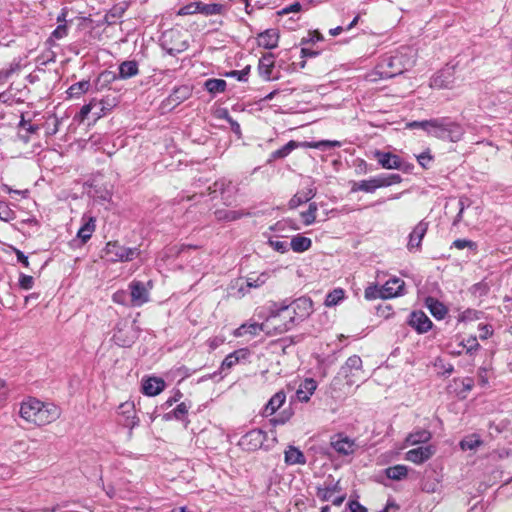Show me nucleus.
<instances>
[{
	"label": "nucleus",
	"mask_w": 512,
	"mask_h": 512,
	"mask_svg": "<svg viewBox=\"0 0 512 512\" xmlns=\"http://www.w3.org/2000/svg\"><path fill=\"white\" fill-rule=\"evenodd\" d=\"M269 306L275 316V320H277V316L279 315L288 312L293 313V316H289V320L277 326V333L279 334L291 330L295 325L304 321L313 311L312 300L305 296L292 301L284 299L279 302H271Z\"/></svg>",
	"instance_id": "nucleus-1"
},
{
	"label": "nucleus",
	"mask_w": 512,
	"mask_h": 512,
	"mask_svg": "<svg viewBox=\"0 0 512 512\" xmlns=\"http://www.w3.org/2000/svg\"><path fill=\"white\" fill-rule=\"evenodd\" d=\"M410 129H422L429 135L442 140L458 142L464 135V128L449 117H439L429 120L412 121L407 123Z\"/></svg>",
	"instance_id": "nucleus-2"
},
{
	"label": "nucleus",
	"mask_w": 512,
	"mask_h": 512,
	"mask_svg": "<svg viewBox=\"0 0 512 512\" xmlns=\"http://www.w3.org/2000/svg\"><path fill=\"white\" fill-rule=\"evenodd\" d=\"M19 414L26 422L42 426L57 420L60 417L61 410L53 403L42 402L29 397L22 401Z\"/></svg>",
	"instance_id": "nucleus-3"
},
{
	"label": "nucleus",
	"mask_w": 512,
	"mask_h": 512,
	"mask_svg": "<svg viewBox=\"0 0 512 512\" xmlns=\"http://www.w3.org/2000/svg\"><path fill=\"white\" fill-rule=\"evenodd\" d=\"M415 64L410 49H403L394 54L383 55L375 67V74L381 79H388L402 74Z\"/></svg>",
	"instance_id": "nucleus-4"
},
{
	"label": "nucleus",
	"mask_w": 512,
	"mask_h": 512,
	"mask_svg": "<svg viewBox=\"0 0 512 512\" xmlns=\"http://www.w3.org/2000/svg\"><path fill=\"white\" fill-rule=\"evenodd\" d=\"M277 324L275 320V316L272 313L270 306H267V315L262 323H250L243 324L235 330L234 335L236 337H243L247 334L249 335H258L260 332H265L267 334L271 333V330H274L275 334L277 333Z\"/></svg>",
	"instance_id": "nucleus-5"
},
{
	"label": "nucleus",
	"mask_w": 512,
	"mask_h": 512,
	"mask_svg": "<svg viewBox=\"0 0 512 512\" xmlns=\"http://www.w3.org/2000/svg\"><path fill=\"white\" fill-rule=\"evenodd\" d=\"M105 254L112 262H129L140 255L138 247H125L118 241H110L105 246Z\"/></svg>",
	"instance_id": "nucleus-6"
},
{
	"label": "nucleus",
	"mask_w": 512,
	"mask_h": 512,
	"mask_svg": "<svg viewBox=\"0 0 512 512\" xmlns=\"http://www.w3.org/2000/svg\"><path fill=\"white\" fill-rule=\"evenodd\" d=\"M208 189L209 194H219L223 203L227 206L232 205L236 201L238 188L231 180L219 179L212 186H209Z\"/></svg>",
	"instance_id": "nucleus-7"
},
{
	"label": "nucleus",
	"mask_w": 512,
	"mask_h": 512,
	"mask_svg": "<svg viewBox=\"0 0 512 512\" xmlns=\"http://www.w3.org/2000/svg\"><path fill=\"white\" fill-rule=\"evenodd\" d=\"M136 338L137 333L132 325L127 322L117 324L113 334L115 344L120 347H130Z\"/></svg>",
	"instance_id": "nucleus-8"
},
{
	"label": "nucleus",
	"mask_w": 512,
	"mask_h": 512,
	"mask_svg": "<svg viewBox=\"0 0 512 512\" xmlns=\"http://www.w3.org/2000/svg\"><path fill=\"white\" fill-rule=\"evenodd\" d=\"M266 433L261 429H253L241 437L239 445L247 451H255L262 447Z\"/></svg>",
	"instance_id": "nucleus-9"
},
{
	"label": "nucleus",
	"mask_w": 512,
	"mask_h": 512,
	"mask_svg": "<svg viewBox=\"0 0 512 512\" xmlns=\"http://www.w3.org/2000/svg\"><path fill=\"white\" fill-rule=\"evenodd\" d=\"M454 83V68L445 67L430 79V87L434 89H449Z\"/></svg>",
	"instance_id": "nucleus-10"
},
{
	"label": "nucleus",
	"mask_w": 512,
	"mask_h": 512,
	"mask_svg": "<svg viewBox=\"0 0 512 512\" xmlns=\"http://www.w3.org/2000/svg\"><path fill=\"white\" fill-rule=\"evenodd\" d=\"M118 413L121 416L120 423L127 428L133 429L139 423V418L136 416L135 405L133 402L121 403L118 407Z\"/></svg>",
	"instance_id": "nucleus-11"
},
{
	"label": "nucleus",
	"mask_w": 512,
	"mask_h": 512,
	"mask_svg": "<svg viewBox=\"0 0 512 512\" xmlns=\"http://www.w3.org/2000/svg\"><path fill=\"white\" fill-rule=\"evenodd\" d=\"M129 289L132 306L138 307L148 302L149 289L143 282L134 280L129 284Z\"/></svg>",
	"instance_id": "nucleus-12"
},
{
	"label": "nucleus",
	"mask_w": 512,
	"mask_h": 512,
	"mask_svg": "<svg viewBox=\"0 0 512 512\" xmlns=\"http://www.w3.org/2000/svg\"><path fill=\"white\" fill-rule=\"evenodd\" d=\"M435 451L433 445L419 446L407 451L405 459L415 464H422L429 460L435 454Z\"/></svg>",
	"instance_id": "nucleus-13"
},
{
	"label": "nucleus",
	"mask_w": 512,
	"mask_h": 512,
	"mask_svg": "<svg viewBox=\"0 0 512 512\" xmlns=\"http://www.w3.org/2000/svg\"><path fill=\"white\" fill-rule=\"evenodd\" d=\"M428 230V223L421 220L409 234L407 249L410 252L417 251L421 248L422 240Z\"/></svg>",
	"instance_id": "nucleus-14"
},
{
	"label": "nucleus",
	"mask_w": 512,
	"mask_h": 512,
	"mask_svg": "<svg viewBox=\"0 0 512 512\" xmlns=\"http://www.w3.org/2000/svg\"><path fill=\"white\" fill-rule=\"evenodd\" d=\"M408 324L420 334L428 332L432 327V321L420 310L410 314Z\"/></svg>",
	"instance_id": "nucleus-15"
},
{
	"label": "nucleus",
	"mask_w": 512,
	"mask_h": 512,
	"mask_svg": "<svg viewBox=\"0 0 512 512\" xmlns=\"http://www.w3.org/2000/svg\"><path fill=\"white\" fill-rule=\"evenodd\" d=\"M374 157L378 161L379 165L388 170L401 168V158L391 152H383L375 150Z\"/></svg>",
	"instance_id": "nucleus-16"
},
{
	"label": "nucleus",
	"mask_w": 512,
	"mask_h": 512,
	"mask_svg": "<svg viewBox=\"0 0 512 512\" xmlns=\"http://www.w3.org/2000/svg\"><path fill=\"white\" fill-rule=\"evenodd\" d=\"M193 87L190 85H180L173 89L172 93L167 97L166 104L170 106H177L191 97Z\"/></svg>",
	"instance_id": "nucleus-17"
},
{
	"label": "nucleus",
	"mask_w": 512,
	"mask_h": 512,
	"mask_svg": "<svg viewBox=\"0 0 512 512\" xmlns=\"http://www.w3.org/2000/svg\"><path fill=\"white\" fill-rule=\"evenodd\" d=\"M404 285V281L397 277L387 280L382 286V299H388L402 295Z\"/></svg>",
	"instance_id": "nucleus-18"
},
{
	"label": "nucleus",
	"mask_w": 512,
	"mask_h": 512,
	"mask_svg": "<svg viewBox=\"0 0 512 512\" xmlns=\"http://www.w3.org/2000/svg\"><path fill=\"white\" fill-rule=\"evenodd\" d=\"M275 66V56L273 53H265L260 59L258 63V72L259 75L264 80H271L272 72Z\"/></svg>",
	"instance_id": "nucleus-19"
},
{
	"label": "nucleus",
	"mask_w": 512,
	"mask_h": 512,
	"mask_svg": "<svg viewBox=\"0 0 512 512\" xmlns=\"http://www.w3.org/2000/svg\"><path fill=\"white\" fill-rule=\"evenodd\" d=\"M96 228V218L88 214L82 216V225L77 232V237L83 243H86L92 236Z\"/></svg>",
	"instance_id": "nucleus-20"
},
{
	"label": "nucleus",
	"mask_w": 512,
	"mask_h": 512,
	"mask_svg": "<svg viewBox=\"0 0 512 512\" xmlns=\"http://www.w3.org/2000/svg\"><path fill=\"white\" fill-rule=\"evenodd\" d=\"M118 75H113L112 79H129L139 74L138 62L135 60H126L120 63Z\"/></svg>",
	"instance_id": "nucleus-21"
},
{
	"label": "nucleus",
	"mask_w": 512,
	"mask_h": 512,
	"mask_svg": "<svg viewBox=\"0 0 512 512\" xmlns=\"http://www.w3.org/2000/svg\"><path fill=\"white\" fill-rule=\"evenodd\" d=\"M258 45L271 50L278 46L279 33L276 29H267L257 37Z\"/></svg>",
	"instance_id": "nucleus-22"
},
{
	"label": "nucleus",
	"mask_w": 512,
	"mask_h": 512,
	"mask_svg": "<svg viewBox=\"0 0 512 512\" xmlns=\"http://www.w3.org/2000/svg\"><path fill=\"white\" fill-rule=\"evenodd\" d=\"M165 388V382L159 377H149L143 381L142 391L147 396H156Z\"/></svg>",
	"instance_id": "nucleus-23"
},
{
	"label": "nucleus",
	"mask_w": 512,
	"mask_h": 512,
	"mask_svg": "<svg viewBox=\"0 0 512 512\" xmlns=\"http://www.w3.org/2000/svg\"><path fill=\"white\" fill-rule=\"evenodd\" d=\"M250 352L248 349H238L230 354H228L225 359L222 361L221 370L230 369L241 361L247 360Z\"/></svg>",
	"instance_id": "nucleus-24"
},
{
	"label": "nucleus",
	"mask_w": 512,
	"mask_h": 512,
	"mask_svg": "<svg viewBox=\"0 0 512 512\" xmlns=\"http://www.w3.org/2000/svg\"><path fill=\"white\" fill-rule=\"evenodd\" d=\"M317 383L312 378H306L302 381L296 391V396L301 402H308L311 395L315 392Z\"/></svg>",
	"instance_id": "nucleus-25"
},
{
	"label": "nucleus",
	"mask_w": 512,
	"mask_h": 512,
	"mask_svg": "<svg viewBox=\"0 0 512 512\" xmlns=\"http://www.w3.org/2000/svg\"><path fill=\"white\" fill-rule=\"evenodd\" d=\"M21 68V59L15 58L8 65L0 69V85L5 84L14 75H18Z\"/></svg>",
	"instance_id": "nucleus-26"
},
{
	"label": "nucleus",
	"mask_w": 512,
	"mask_h": 512,
	"mask_svg": "<svg viewBox=\"0 0 512 512\" xmlns=\"http://www.w3.org/2000/svg\"><path fill=\"white\" fill-rule=\"evenodd\" d=\"M425 306L429 309L432 316L437 320L444 319L448 312L447 307L442 302L433 297H427L425 299Z\"/></svg>",
	"instance_id": "nucleus-27"
},
{
	"label": "nucleus",
	"mask_w": 512,
	"mask_h": 512,
	"mask_svg": "<svg viewBox=\"0 0 512 512\" xmlns=\"http://www.w3.org/2000/svg\"><path fill=\"white\" fill-rule=\"evenodd\" d=\"M285 401H286L285 392L282 390L278 391L270 398L268 403L265 405L264 411H263L264 415L265 416L273 415L279 408H281L283 406Z\"/></svg>",
	"instance_id": "nucleus-28"
},
{
	"label": "nucleus",
	"mask_w": 512,
	"mask_h": 512,
	"mask_svg": "<svg viewBox=\"0 0 512 512\" xmlns=\"http://www.w3.org/2000/svg\"><path fill=\"white\" fill-rule=\"evenodd\" d=\"M298 147H303V142L300 143V142H297L294 140H290L284 146L273 151L270 154L268 163H271L272 161L277 160V159H283V158L287 157L293 150H295Z\"/></svg>",
	"instance_id": "nucleus-29"
},
{
	"label": "nucleus",
	"mask_w": 512,
	"mask_h": 512,
	"mask_svg": "<svg viewBox=\"0 0 512 512\" xmlns=\"http://www.w3.org/2000/svg\"><path fill=\"white\" fill-rule=\"evenodd\" d=\"M214 215L218 221L232 222L242 218L243 216H249L250 213L222 208L217 209L214 212Z\"/></svg>",
	"instance_id": "nucleus-30"
},
{
	"label": "nucleus",
	"mask_w": 512,
	"mask_h": 512,
	"mask_svg": "<svg viewBox=\"0 0 512 512\" xmlns=\"http://www.w3.org/2000/svg\"><path fill=\"white\" fill-rule=\"evenodd\" d=\"M332 447L339 454L350 455L353 454L356 448V444L353 440L348 437L339 438L331 442Z\"/></svg>",
	"instance_id": "nucleus-31"
},
{
	"label": "nucleus",
	"mask_w": 512,
	"mask_h": 512,
	"mask_svg": "<svg viewBox=\"0 0 512 512\" xmlns=\"http://www.w3.org/2000/svg\"><path fill=\"white\" fill-rule=\"evenodd\" d=\"M269 272H262L259 275H250L246 280V289L241 285L239 287V292L244 295L249 288H259L264 285L269 279Z\"/></svg>",
	"instance_id": "nucleus-32"
},
{
	"label": "nucleus",
	"mask_w": 512,
	"mask_h": 512,
	"mask_svg": "<svg viewBox=\"0 0 512 512\" xmlns=\"http://www.w3.org/2000/svg\"><path fill=\"white\" fill-rule=\"evenodd\" d=\"M362 369V359L358 355L350 356L345 364L341 367V374L345 378L354 376L353 371H360Z\"/></svg>",
	"instance_id": "nucleus-33"
},
{
	"label": "nucleus",
	"mask_w": 512,
	"mask_h": 512,
	"mask_svg": "<svg viewBox=\"0 0 512 512\" xmlns=\"http://www.w3.org/2000/svg\"><path fill=\"white\" fill-rule=\"evenodd\" d=\"M316 496L321 501H331L335 506H340L346 498L345 494L336 495L332 493L329 489H326L325 487H318Z\"/></svg>",
	"instance_id": "nucleus-34"
},
{
	"label": "nucleus",
	"mask_w": 512,
	"mask_h": 512,
	"mask_svg": "<svg viewBox=\"0 0 512 512\" xmlns=\"http://www.w3.org/2000/svg\"><path fill=\"white\" fill-rule=\"evenodd\" d=\"M312 246L310 238L305 237L301 234H297L292 237L289 247L296 253H303L309 250Z\"/></svg>",
	"instance_id": "nucleus-35"
},
{
	"label": "nucleus",
	"mask_w": 512,
	"mask_h": 512,
	"mask_svg": "<svg viewBox=\"0 0 512 512\" xmlns=\"http://www.w3.org/2000/svg\"><path fill=\"white\" fill-rule=\"evenodd\" d=\"M315 196V190L313 188H309L306 191L297 192L290 200H289V208L295 209L299 205L310 201Z\"/></svg>",
	"instance_id": "nucleus-36"
},
{
	"label": "nucleus",
	"mask_w": 512,
	"mask_h": 512,
	"mask_svg": "<svg viewBox=\"0 0 512 512\" xmlns=\"http://www.w3.org/2000/svg\"><path fill=\"white\" fill-rule=\"evenodd\" d=\"M285 463L288 465H303L306 463V458L298 448L289 446L285 451Z\"/></svg>",
	"instance_id": "nucleus-37"
},
{
	"label": "nucleus",
	"mask_w": 512,
	"mask_h": 512,
	"mask_svg": "<svg viewBox=\"0 0 512 512\" xmlns=\"http://www.w3.org/2000/svg\"><path fill=\"white\" fill-rule=\"evenodd\" d=\"M430 438H431L430 431H428L426 429H418L414 432H411L406 437V443L410 444V445H417L420 443L428 442L430 440Z\"/></svg>",
	"instance_id": "nucleus-38"
},
{
	"label": "nucleus",
	"mask_w": 512,
	"mask_h": 512,
	"mask_svg": "<svg viewBox=\"0 0 512 512\" xmlns=\"http://www.w3.org/2000/svg\"><path fill=\"white\" fill-rule=\"evenodd\" d=\"M94 108L99 109V111H96L94 113L96 118H100L103 114H105L102 101H97L96 99H93L88 104H85L81 107L80 113H79L80 118L85 119Z\"/></svg>",
	"instance_id": "nucleus-39"
},
{
	"label": "nucleus",
	"mask_w": 512,
	"mask_h": 512,
	"mask_svg": "<svg viewBox=\"0 0 512 512\" xmlns=\"http://www.w3.org/2000/svg\"><path fill=\"white\" fill-rule=\"evenodd\" d=\"M225 10H226V8L223 4H219V3L205 4L201 1H199L198 13L203 14L205 16L221 15L225 12Z\"/></svg>",
	"instance_id": "nucleus-40"
},
{
	"label": "nucleus",
	"mask_w": 512,
	"mask_h": 512,
	"mask_svg": "<svg viewBox=\"0 0 512 512\" xmlns=\"http://www.w3.org/2000/svg\"><path fill=\"white\" fill-rule=\"evenodd\" d=\"M226 87L227 83L223 79L210 78L204 83V88L212 95L223 93Z\"/></svg>",
	"instance_id": "nucleus-41"
},
{
	"label": "nucleus",
	"mask_w": 512,
	"mask_h": 512,
	"mask_svg": "<svg viewBox=\"0 0 512 512\" xmlns=\"http://www.w3.org/2000/svg\"><path fill=\"white\" fill-rule=\"evenodd\" d=\"M90 88L89 80H82L77 83L72 84L68 90L67 94L70 98H79L81 95L86 93Z\"/></svg>",
	"instance_id": "nucleus-42"
},
{
	"label": "nucleus",
	"mask_w": 512,
	"mask_h": 512,
	"mask_svg": "<svg viewBox=\"0 0 512 512\" xmlns=\"http://www.w3.org/2000/svg\"><path fill=\"white\" fill-rule=\"evenodd\" d=\"M341 143L336 140H321L317 142H303V147L327 150L334 147H340Z\"/></svg>",
	"instance_id": "nucleus-43"
},
{
	"label": "nucleus",
	"mask_w": 512,
	"mask_h": 512,
	"mask_svg": "<svg viewBox=\"0 0 512 512\" xmlns=\"http://www.w3.org/2000/svg\"><path fill=\"white\" fill-rule=\"evenodd\" d=\"M482 444L480 436L477 434H472L466 436L460 442V447L462 450H475Z\"/></svg>",
	"instance_id": "nucleus-44"
},
{
	"label": "nucleus",
	"mask_w": 512,
	"mask_h": 512,
	"mask_svg": "<svg viewBox=\"0 0 512 512\" xmlns=\"http://www.w3.org/2000/svg\"><path fill=\"white\" fill-rule=\"evenodd\" d=\"M408 469L404 465H396L386 469V476L392 480H401L407 476Z\"/></svg>",
	"instance_id": "nucleus-45"
},
{
	"label": "nucleus",
	"mask_w": 512,
	"mask_h": 512,
	"mask_svg": "<svg viewBox=\"0 0 512 512\" xmlns=\"http://www.w3.org/2000/svg\"><path fill=\"white\" fill-rule=\"evenodd\" d=\"M344 290L341 288L334 289L329 292L325 299V305L328 307H332L337 305L340 301L344 299Z\"/></svg>",
	"instance_id": "nucleus-46"
},
{
	"label": "nucleus",
	"mask_w": 512,
	"mask_h": 512,
	"mask_svg": "<svg viewBox=\"0 0 512 512\" xmlns=\"http://www.w3.org/2000/svg\"><path fill=\"white\" fill-rule=\"evenodd\" d=\"M317 209L316 203H310L308 210L301 213L305 225L308 226L315 222Z\"/></svg>",
	"instance_id": "nucleus-47"
},
{
	"label": "nucleus",
	"mask_w": 512,
	"mask_h": 512,
	"mask_svg": "<svg viewBox=\"0 0 512 512\" xmlns=\"http://www.w3.org/2000/svg\"><path fill=\"white\" fill-rule=\"evenodd\" d=\"M189 407L186 405V403L182 402L176 406V408L165 415V418L167 420L171 419V414H173L174 418L177 420H183L185 415L188 413Z\"/></svg>",
	"instance_id": "nucleus-48"
},
{
	"label": "nucleus",
	"mask_w": 512,
	"mask_h": 512,
	"mask_svg": "<svg viewBox=\"0 0 512 512\" xmlns=\"http://www.w3.org/2000/svg\"><path fill=\"white\" fill-rule=\"evenodd\" d=\"M451 247L457 248L459 250L468 248V249L472 250L474 253L477 252V248H478L476 242L467 240V239H456L455 241H453Z\"/></svg>",
	"instance_id": "nucleus-49"
},
{
	"label": "nucleus",
	"mask_w": 512,
	"mask_h": 512,
	"mask_svg": "<svg viewBox=\"0 0 512 512\" xmlns=\"http://www.w3.org/2000/svg\"><path fill=\"white\" fill-rule=\"evenodd\" d=\"M15 219V212L6 202H0V220L9 222Z\"/></svg>",
	"instance_id": "nucleus-50"
},
{
	"label": "nucleus",
	"mask_w": 512,
	"mask_h": 512,
	"mask_svg": "<svg viewBox=\"0 0 512 512\" xmlns=\"http://www.w3.org/2000/svg\"><path fill=\"white\" fill-rule=\"evenodd\" d=\"M250 69H251L250 65H247L242 70H232V71L227 72L225 75L227 77L236 78L238 81L246 82L248 80V75L250 73Z\"/></svg>",
	"instance_id": "nucleus-51"
},
{
	"label": "nucleus",
	"mask_w": 512,
	"mask_h": 512,
	"mask_svg": "<svg viewBox=\"0 0 512 512\" xmlns=\"http://www.w3.org/2000/svg\"><path fill=\"white\" fill-rule=\"evenodd\" d=\"M268 244L273 250L279 253L283 254L289 251V243L287 241L275 240L271 237L268 239Z\"/></svg>",
	"instance_id": "nucleus-52"
},
{
	"label": "nucleus",
	"mask_w": 512,
	"mask_h": 512,
	"mask_svg": "<svg viewBox=\"0 0 512 512\" xmlns=\"http://www.w3.org/2000/svg\"><path fill=\"white\" fill-rule=\"evenodd\" d=\"M416 158H417L419 165L423 169H429L431 166V163L433 161V156L431 155L429 150H426V151L422 152L421 154L417 155Z\"/></svg>",
	"instance_id": "nucleus-53"
},
{
	"label": "nucleus",
	"mask_w": 512,
	"mask_h": 512,
	"mask_svg": "<svg viewBox=\"0 0 512 512\" xmlns=\"http://www.w3.org/2000/svg\"><path fill=\"white\" fill-rule=\"evenodd\" d=\"M199 10V1L189 3L187 5H184L178 10V15L180 16H186V15H193L198 13Z\"/></svg>",
	"instance_id": "nucleus-54"
},
{
	"label": "nucleus",
	"mask_w": 512,
	"mask_h": 512,
	"mask_svg": "<svg viewBox=\"0 0 512 512\" xmlns=\"http://www.w3.org/2000/svg\"><path fill=\"white\" fill-rule=\"evenodd\" d=\"M365 298L368 300L382 298V286L378 288L377 286H369L365 289Z\"/></svg>",
	"instance_id": "nucleus-55"
},
{
	"label": "nucleus",
	"mask_w": 512,
	"mask_h": 512,
	"mask_svg": "<svg viewBox=\"0 0 512 512\" xmlns=\"http://www.w3.org/2000/svg\"><path fill=\"white\" fill-rule=\"evenodd\" d=\"M34 285V278L26 274H20L19 286L24 290H30Z\"/></svg>",
	"instance_id": "nucleus-56"
},
{
	"label": "nucleus",
	"mask_w": 512,
	"mask_h": 512,
	"mask_svg": "<svg viewBox=\"0 0 512 512\" xmlns=\"http://www.w3.org/2000/svg\"><path fill=\"white\" fill-rule=\"evenodd\" d=\"M68 26L66 23L59 24L56 29L52 32L51 37L60 40L67 36Z\"/></svg>",
	"instance_id": "nucleus-57"
},
{
	"label": "nucleus",
	"mask_w": 512,
	"mask_h": 512,
	"mask_svg": "<svg viewBox=\"0 0 512 512\" xmlns=\"http://www.w3.org/2000/svg\"><path fill=\"white\" fill-rule=\"evenodd\" d=\"M19 128L25 129L29 134H34L39 130L38 125L31 124L30 121L25 120L24 116L21 117Z\"/></svg>",
	"instance_id": "nucleus-58"
},
{
	"label": "nucleus",
	"mask_w": 512,
	"mask_h": 512,
	"mask_svg": "<svg viewBox=\"0 0 512 512\" xmlns=\"http://www.w3.org/2000/svg\"><path fill=\"white\" fill-rule=\"evenodd\" d=\"M462 345L466 349V352L470 354L479 348V343L476 337H469L465 343H462Z\"/></svg>",
	"instance_id": "nucleus-59"
},
{
	"label": "nucleus",
	"mask_w": 512,
	"mask_h": 512,
	"mask_svg": "<svg viewBox=\"0 0 512 512\" xmlns=\"http://www.w3.org/2000/svg\"><path fill=\"white\" fill-rule=\"evenodd\" d=\"M323 487H325L326 489H329V490H330L332 493H334V494H338V495L343 494V493H342V490H343V489H342V487L340 486L339 481H337V482H334L333 480H331V481H329V482H328V481H326V482L324 483V486H323Z\"/></svg>",
	"instance_id": "nucleus-60"
},
{
	"label": "nucleus",
	"mask_w": 512,
	"mask_h": 512,
	"mask_svg": "<svg viewBox=\"0 0 512 512\" xmlns=\"http://www.w3.org/2000/svg\"><path fill=\"white\" fill-rule=\"evenodd\" d=\"M302 9V5L299 2H295L289 6H286L281 11H279V15H286L289 13H297Z\"/></svg>",
	"instance_id": "nucleus-61"
},
{
	"label": "nucleus",
	"mask_w": 512,
	"mask_h": 512,
	"mask_svg": "<svg viewBox=\"0 0 512 512\" xmlns=\"http://www.w3.org/2000/svg\"><path fill=\"white\" fill-rule=\"evenodd\" d=\"M360 188H361V191L366 192V193H373L376 190V188L374 187V182H373L372 178L367 179V180H361Z\"/></svg>",
	"instance_id": "nucleus-62"
},
{
	"label": "nucleus",
	"mask_w": 512,
	"mask_h": 512,
	"mask_svg": "<svg viewBox=\"0 0 512 512\" xmlns=\"http://www.w3.org/2000/svg\"><path fill=\"white\" fill-rule=\"evenodd\" d=\"M348 507L350 512H367V509L356 500H351Z\"/></svg>",
	"instance_id": "nucleus-63"
},
{
	"label": "nucleus",
	"mask_w": 512,
	"mask_h": 512,
	"mask_svg": "<svg viewBox=\"0 0 512 512\" xmlns=\"http://www.w3.org/2000/svg\"><path fill=\"white\" fill-rule=\"evenodd\" d=\"M127 293L125 291H117L113 294L112 299L115 303L126 304Z\"/></svg>",
	"instance_id": "nucleus-64"
}]
</instances>
